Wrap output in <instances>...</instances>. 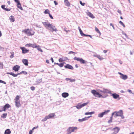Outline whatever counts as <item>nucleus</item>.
I'll list each match as a JSON object with an SVG mask.
<instances>
[{"mask_svg": "<svg viewBox=\"0 0 134 134\" xmlns=\"http://www.w3.org/2000/svg\"><path fill=\"white\" fill-rule=\"evenodd\" d=\"M10 9H9L7 8H5V9L4 10L7 11H10Z\"/></svg>", "mask_w": 134, "mask_h": 134, "instance_id": "obj_41", "label": "nucleus"}, {"mask_svg": "<svg viewBox=\"0 0 134 134\" xmlns=\"http://www.w3.org/2000/svg\"><path fill=\"white\" fill-rule=\"evenodd\" d=\"M3 67V64L1 63V62H0V68L1 67Z\"/></svg>", "mask_w": 134, "mask_h": 134, "instance_id": "obj_57", "label": "nucleus"}, {"mask_svg": "<svg viewBox=\"0 0 134 134\" xmlns=\"http://www.w3.org/2000/svg\"><path fill=\"white\" fill-rule=\"evenodd\" d=\"M20 68V66L16 65L14 66L13 68V69L15 71H18Z\"/></svg>", "mask_w": 134, "mask_h": 134, "instance_id": "obj_17", "label": "nucleus"}, {"mask_svg": "<svg viewBox=\"0 0 134 134\" xmlns=\"http://www.w3.org/2000/svg\"><path fill=\"white\" fill-rule=\"evenodd\" d=\"M122 34H124V35L126 37H127V35L125 34V33L124 32H122Z\"/></svg>", "mask_w": 134, "mask_h": 134, "instance_id": "obj_51", "label": "nucleus"}, {"mask_svg": "<svg viewBox=\"0 0 134 134\" xmlns=\"http://www.w3.org/2000/svg\"><path fill=\"white\" fill-rule=\"evenodd\" d=\"M49 15L50 17L51 18V19H53V16H52L51 15L50 13H49Z\"/></svg>", "mask_w": 134, "mask_h": 134, "instance_id": "obj_49", "label": "nucleus"}, {"mask_svg": "<svg viewBox=\"0 0 134 134\" xmlns=\"http://www.w3.org/2000/svg\"><path fill=\"white\" fill-rule=\"evenodd\" d=\"M33 130H32V129L30 130L29 132V134H32L33 132Z\"/></svg>", "mask_w": 134, "mask_h": 134, "instance_id": "obj_46", "label": "nucleus"}, {"mask_svg": "<svg viewBox=\"0 0 134 134\" xmlns=\"http://www.w3.org/2000/svg\"><path fill=\"white\" fill-rule=\"evenodd\" d=\"M5 5H2L1 6V7L2 9H3L4 10V9H5Z\"/></svg>", "mask_w": 134, "mask_h": 134, "instance_id": "obj_47", "label": "nucleus"}, {"mask_svg": "<svg viewBox=\"0 0 134 134\" xmlns=\"http://www.w3.org/2000/svg\"><path fill=\"white\" fill-rule=\"evenodd\" d=\"M119 23L121 25L125 27V25L124 24V23L121 21H120L119 22Z\"/></svg>", "mask_w": 134, "mask_h": 134, "instance_id": "obj_38", "label": "nucleus"}, {"mask_svg": "<svg viewBox=\"0 0 134 134\" xmlns=\"http://www.w3.org/2000/svg\"><path fill=\"white\" fill-rule=\"evenodd\" d=\"M128 91L130 93H132V91L131 90H128Z\"/></svg>", "mask_w": 134, "mask_h": 134, "instance_id": "obj_60", "label": "nucleus"}, {"mask_svg": "<svg viewBox=\"0 0 134 134\" xmlns=\"http://www.w3.org/2000/svg\"><path fill=\"white\" fill-rule=\"evenodd\" d=\"M38 126H37L36 127H34L32 129V130H34V129H36L37 128H38Z\"/></svg>", "mask_w": 134, "mask_h": 134, "instance_id": "obj_54", "label": "nucleus"}, {"mask_svg": "<svg viewBox=\"0 0 134 134\" xmlns=\"http://www.w3.org/2000/svg\"><path fill=\"white\" fill-rule=\"evenodd\" d=\"M49 12L50 11L49 10L47 9L45 10L44 13V14H49V13H50Z\"/></svg>", "mask_w": 134, "mask_h": 134, "instance_id": "obj_35", "label": "nucleus"}, {"mask_svg": "<svg viewBox=\"0 0 134 134\" xmlns=\"http://www.w3.org/2000/svg\"><path fill=\"white\" fill-rule=\"evenodd\" d=\"M75 53V52H72V51H70L69 52V54H73Z\"/></svg>", "mask_w": 134, "mask_h": 134, "instance_id": "obj_58", "label": "nucleus"}, {"mask_svg": "<svg viewBox=\"0 0 134 134\" xmlns=\"http://www.w3.org/2000/svg\"><path fill=\"white\" fill-rule=\"evenodd\" d=\"M10 105L8 104H6L2 108V111H5L6 109H7L10 107Z\"/></svg>", "mask_w": 134, "mask_h": 134, "instance_id": "obj_12", "label": "nucleus"}, {"mask_svg": "<svg viewBox=\"0 0 134 134\" xmlns=\"http://www.w3.org/2000/svg\"><path fill=\"white\" fill-rule=\"evenodd\" d=\"M112 96L115 99H116L119 97V95L116 93H113L112 94Z\"/></svg>", "mask_w": 134, "mask_h": 134, "instance_id": "obj_23", "label": "nucleus"}, {"mask_svg": "<svg viewBox=\"0 0 134 134\" xmlns=\"http://www.w3.org/2000/svg\"><path fill=\"white\" fill-rule=\"evenodd\" d=\"M96 56V57L98 58L100 60L104 59V58L99 55H97Z\"/></svg>", "mask_w": 134, "mask_h": 134, "instance_id": "obj_29", "label": "nucleus"}, {"mask_svg": "<svg viewBox=\"0 0 134 134\" xmlns=\"http://www.w3.org/2000/svg\"><path fill=\"white\" fill-rule=\"evenodd\" d=\"M22 62L26 66H28V60L27 59H23Z\"/></svg>", "mask_w": 134, "mask_h": 134, "instance_id": "obj_19", "label": "nucleus"}, {"mask_svg": "<svg viewBox=\"0 0 134 134\" xmlns=\"http://www.w3.org/2000/svg\"><path fill=\"white\" fill-rule=\"evenodd\" d=\"M22 74H23L25 75H26L27 74V73L25 71H23L19 73L18 74L20 75Z\"/></svg>", "mask_w": 134, "mask_h": 134, "instance_id": "obj_34", "label": "nucleus"}, {"mask_svg": "<svg viewBox=\"0 0 134 134\" xmlns=\"http://www.w3.org/2000/svg\"><path fill=\"white\" fill-rule=\"evenodd\" d=\"M112 117H111L110 119L108 121V122L109 123H110L112 122Z\"/></svg>", "mask_w": 134, "mask_h": 134, "instance_id": "obj_43", "label": "nucleus"}, {"mask_svg": "<svg viewBox=\"0 0 134 134\" xmlns=\"http://www.w3.org/2000/svg\"><path fill=\"white\" fill-rule=\"evenodd\" d=\"M32 91H34L35 90V87L34 86H32L30 87Z\"/></svg>", "mask_w": 134, "mask_h": 134, "instance_id": "obj_42", "label": "nucleus"}, {"mask_svg": "<svg viewBox=\"0 0 134 134\" xmlns=\"http://www.w3.org/2000/svg\"><path fill=\"white\" fill-rule=\"evenodd\" d=\"M80 35L82 36H83V35H84V34L83 33V32L82 31H81L80 32Z\"/></svg>", "mask_w": 134, "mask_h": 134, "instance_id": "obj_53", "label": "nucleus"}, {"mask_svg": "<svg viewBox=\"0 0 134 134\" xmlns=\"http://www.w3.org/2000/svg\"><path fill=\"white\" fill-rule=\"evenodd\" d=\"M110 111L109 110H105L104 112L100 113L98 114V117L99 118H102L104 115H106Z\"/></svg>", "mask_w": 134, "mask_h": 134, "instance_id": "obj_8", "label": "nucleus"}, {"mask_svg": "<svg viewBox=\"0 0 134 134\" xmlns=\"http://www.w3.org/2000/svg\"><path fill=\"white\" fill-rule=\"evenodd\" d=\"M20 97L19 96L17 95L14 99V102L15 103V105L17 107H19L21 105L20 103L19 100Z\"/></svg>", "mask_w": 134, "mask_h": 134, "instance_id": "obj_5", "label": "nucleus"}, {"mask_svg": "<svg viewBox=\"0 0 134 134\" xmlns=\"http://www.w3.org/2000/svg\"><path fill=\"white\" fill-rule=\"evenodd\" d=\"M64 67L66 68L69 69L71 70L74 69L73 67L72 66L69 64H67V65H65Z\"/></svg>", "mask_w": 134, "mask_h": 134, "instance_id": "obj_20", "label": "nucleus"}, {"mask_svg": "<svg viewBox=\"0 0 134 134\" xmlns=\"http://www.w3.org/2000/svg\"><path fill=\"white\" fill-rule=\"evenodd\" d=\"M66 58H62L59 59V62H63L65 61L67 59Z\"/></svg>", "mask_w": 134, "mask_h": 134, "instance_id": "obj_27", "label": "nucleus"}, {"mask_svg": "<svg viewBox=\"0 0 134 134\" xmlns=\"http://www.w3.org/2000/svg\"><path fill=\"white\" fill-rule=\"evenodd\" d=\"M43 24L46 27H47L49 24L47 22H44L43 23Z\"/></svg>", "mask_w": 134, "mask_h": 134, "instance_id": "obj_32", "label": "nucleus"}, {"mask_svg": "<svg viewBox=\"0 0 134 134\" xmlns=\"http://www.w3.org/2000/svg\"><path fill=\"white\" fill-rule=\"evenodd\" d=\"M65 80L66 81H69V82H73L75 81V80L74 79H72L71 78H66Z\"/></svg>", "mask_w": 134, "mask_h": 134, "instance_id": "obj_22", "label": "nucleus"}, {"mask_svg": "<svg viewBox=\"0 0 134 134\" xmlns=\"http://www.w3.org/2000/svg\"><path fill=\"white\" fill-rule=\"evenodd\" d=\"M39 47V46L37 48V50H38L39 51H40L41 52H42L43 51L41 49V48L40 47Z\"/></svg>", "mask_w": 134, "mask_h": 134, "instance_id": "obj_39", "label": "nucleus"}, {"mask_svg": "<svg viewBox=\"0 0 134 134\" xmlns=\"http://www.w3.org/2000/svg\"><path fill=\"white\" fill-rule=\"evenodd\" d=\"M112 130L114 131V132L113 133V134H116L119 131L120 129L118 127H116L115 128H113Z\"/></svg>", "mask_w": 134, "mask_h": 134, "instance_id": "obj_16", "label": "nucleus"}, {"mask_svg": "<svg viewBox=\"0 0 134 134\" xmlns=\"http://www.w3.org/2000/svg\"><path fill=\"white\" fill-rule=\"evenodd\" d=\"M77 129V127H69L66 130L67 134H70L72 132H75Z\"/></svg>", "mask_w": 134, "mask_h": 134, "instance_id": "obj_4", "label": "nucleus"}, {"mask_svg": "<svg viewBox=\"0 0 134 134\" xmlns=\"http://www.w3.org/2000/svg\"><path fill=\"white\" fill-rule=\"evenodd\" d=\"M119 62L120 64H122V62L121 60H119Z\"/></svg>", "mask_w": 134, "mask_h": 134, "instance_id": "obj_63", "label": "nucleus"}, {"mask_svg": "<svg viewBox=\"0 0 134 134\" xmlns=\"http://www.w3.org/2000/svg\"><path fill=\"white\" fill-rule=\"evenodd\" d=\"M117 12L120 15L122 14V13H121V11L120 10H118Z\"/></svg>", "mask_w": 134, "mask_h": 134, "instance_id": "obj_50", "label": "nucleus"}, {"mask_svg": "<svg viewBox=\"0 0 134 134\" xmlns=\"http://www.w3.org/2000/svg\"><path fill=\"white\" fill-rule=\"evenodd\" d=\"M88 102H86L81 104H79L75 106V107L78 109H80L82 107L86 106L88 104Z\"/></svg>", "mask_w": 134, "mask_h": 134, "instance_id": "obj_9", "label": "nucleus"}, {"mask_svg": "<svg viewBox=\"0 0 134 134\" xmlns=\"http://www.w3.org/2000/svg\"><path fill=\"white\" fill-rule=\"evenodd\" d=\"M9 19L10 22H14L15 20L14 17L12 15L10 16V17L9 18Z\"/></svg>", "mask_w": 134, "mask_h": 134, "instance_id": "obj_26", "label": "nucleus"}, {"mask_svg": "<svg viewBox=\"0 0 134 134\" xmlns=\"http://www.w3.org/2000/svg\"><path fill=\"white\" fill-rule=\"evenodd\" d=\"M0 83H4L5 84L6 83V82H5L4 81H3L2 80H0Z\"/></svg>", "mask_w": 134, "mask_h": 134, "instance_id": "obj_45", "label": "nucleus"}, {"mask_svg": "<svg viewBox=\"0 0 134 134\" xmlns=\"http://www.w3.org/2000/svg\"><path fill=\"white\" fill-rule=\"evenodd\" d=\"M7 115V113H4L2 115L1 117L2 118H5L6 117Z\"/></svg>", "mask_w": 134, "mask_h": 134, "instance_id": "obj_36", "label": "nucleus"}, {"mask_svg": "<svg viewBox=\"0 0 134 134\" xmlns=\"http://www.w3.org/2000/svg\"><path fill=\"white\" fill-rule=\"evenodd\" d=\"M14 1L17 4L20 3L19 0H14Z\"/></svg>", "mask_w": 134, "mask_h": 134, "instance_id": "obj_48", "label": "nucleus"}, {"mask_svg": "<svg viewBox=\"0 0 134 134\" xmlns=\"http://www.w3.org/2000/svg\"><path fill=\"white\" fill-rule=\"evenodd\" d=\"M114 114H115V116H120L122 119H124V118L123 115V112L122 110H120L118 111H115L114 112L112 113V115L113 116Z\"/></svg>", "mask_w": 134, "mask_h": 134, "instance_id": "obj_2", "label": "nucleus"}, {"mask_svg": "<svg viewBox=\"0 0 134 134\" xmlns=\"http://www.w3.org/2000/svg\"><path fill=\"white\" fill-rule=\"evenodd\" d=\"M95 31L98 33H99L100 35H101V33L99 31V29L97 27H95Z\"/></svg>", "mask_w": 134, "mask_h": 134, "instance_id": "obj_33", "label": "nucleus"}, {"mask_svg": "<svg viewBox=\"0 0 134 134\" xmlns=\"http://www.w3.org/2000/svg\"><path fill=\"white\" fill-rule=\"evenodd\" d=\"M14 56V53H13L10 56V57L11 58H12Z\"/></svg>", "mask_w": 134, "mask_h": 134, "instance_id": "obj_52", "label": "nucleus"}, {"mask_svg": "<svg viewBox=\"0 0 134 134\" xmlns=\"http://www.w3.org/2000/svg\"><path fill=\"white\" fill-rule=\"evenodd\" d=\"M95 113L94 111H92L90 112H86L85 113V115H92L93 114H94Z\"/></svg>", "mask_w": 134, "mask_h": 134, "instance_id": "obj_31", "label": "nucleus"}, {"mask_svg": "<svg viewBox=\"0 0 134 134\" xmlns=\"http://www.w3.org/2000/svg\"><path fill=\"white\" fill-rule=\"evenodd\" d=\"M118 74L120 75V77L124 80H126L128 78V76L126 75H124L120 72H118Z\"/></svg>", "mask_w": 134, "mask_h": 134, "instance_id": "obj_11", "label": "nucleus"}, {"mask_svg": "<svg viewBox=\"0 0 134 134\" xmlns=\"http://www.w3.org/2000/svg\"><path fill=\"white\" fill-rule=\"evenodd\" d=\"M54 2L55 5H57L58 4V3H57L56 1H54Z\"/></svg>", "mask_w": 134, "mask_h": 134, "instance_id": "obj_59", "label": "nucleus"}, {"mask_svg": "<svg viewBox=\"0 0 134 134\" xmlns=\"http://www.w3.org/2000/svg\"><path fill=\"white\" fill-rule=\"evenodd\" d=\"M78 29L79 30L80 32L82 31L81 29L80 28V27H78Z\"/></svg>", "mask_w": 134, "mask_h": 134, "instance_id": "obj_62", "label": "nucleus"}, {"mask_svg": "<svg viewBox=\"0 0 134 134\" xmlns=\"http://www.w3.org/2000/svg\"><path fill=\"white\" fill-rule=\"evenodd\" d=\"M46 62L47 63H49V60H46Z\"/></svg>", "mask_w": 134, "mask_h": 134, "instance_id": "obj_64", "label": "nucleus"}, {"mask_svg": "<svg viewBox=\"0 0 134 134\" xmlns=\"http://www.w3.org/2000/svg\"><path fill=\"white\" fill-rule=\"evenodd\" d=\"M7 74H10L11 75L13 76L14 77H16L18 75H19V74H18V73L17 74H15L13 73L12 72H7Z\"/></svg>", "mask_w": 134, "mask_h": 134, "instance_id": "obj_21", "label": "nucleus"}, {"mask_svg": "<svg viewBox=\"0 0 134 134\" xmlns=\"http://www.w3.org/2000/svg\"><path fill=\"white\" fill-rule=\"evenodd\" d=\"M65 63L64 62H63V63H61L59 64V66L62 67H63L64 65V64H65Z\"/></svg>", "mask_w": 134, "mask_h": 134, "instance_id": "obj_37", "label": "nucleus"}, {"mask_svg": "<svg viewBox=\"0 0 134 134\" xmlns=\"http://www.w3.org/2000/svg\"><path fill=\"white\" fill-rule=\"evenodd\" d=\"M69 95L68 93L66 92H64L62 94V96L64 98H66Z\"/></svg>", "mask_w": 134, "mask_h": 134, "instance_id": "obj_24", "label": "nucleus"}, {"mask_svg": "<svg viewBox=\"0 0 134 134\" xmlns=\"http://www.w3.org/2000/svg\"><path fill=\"white\" fill-rule=\"evenodd\" d=\"M20 48L22 50V53L23 54L26 53L29 51V49H27L24 47H21Z\"/></svg>", "mask_w": 134, "mask_h": 134, "instance_id": "obj_14", "label": "nucleus"}, {"mask_svg": "<svg viewBox=\"0 0 134 134\" xmlns=\"http://www.w3.org/2000/svg\"><path fill=\"white\" fill-rule=\"evenodd\" d=\"M110 26H112V27L114 29V26H113V25L112 23H110Z\"/></svg>", "mask_w": 134, "mask_h": 134, "instance_id": "obj_56", "label": "nucleus"}, {"mask_svg": "<svg viewBox=\"0 0 134 134\" xmlns=\"http://www.w3.org/2000/svg\"><path fill=\"white\" fill-rule=\"evenodd\" d=\"M64 30L66 31V32H69L70 30H67L66 29H64Z\"/></svg>", "mask_w": 134, "mask_h": 134, "instance_id": "obj_55", "label": "nucleus"}, {"mask_svg": "<svg viewBox=\"0 0 134 134\" xmlns=\"http://www.w3.org/2000/svg\"><path fill=\"white\" fill-rule=\"evenodd\" d=\"M22 32H24L28 36H32L34 35L35 32L32 30L28 29H25L23 30Z\"/></svg>", "mask_w": 134, "mask_h": 134, "instance_id": "obj_3", "label": "nucleus"}, {"mask_svg": "<svg viewBox=\"0 0 134 134\" xmlns=\"http://www.w3.org/2000/svg\"><path fill=\"white\" fill-rule=\"evenodd\" d=\"M54 116V113L50 114L48 116H45L44 119L42 120V121H45L47 119L53 118Z\"/></svg>", "mask_w": 134, "mask_h": 134, "instance_id": "obj_6", "label": "nucleus"}, {"mask_svg": "<svg viewBox=\"0 0 134 134\" xmlns=\"http://www.w3.org/2000/svg\"><path fill=\"white\" fill-rule=\"evenodd\" d=\"M65 4L66 5L68 6H69L70 5V3L68 1V0L64 1Z\"/></svg>", "mask_w": 134, "mask_h": 134, "instance_id": "obj_30", "label": "nucleus"}, {"mask_svg": "<svg viewBox=\"0 0 134 134\" xmlns=\"http://www.w3.org/2000/svg\"><path fill=\"white\" fill-rule=\"evenodd\" d=\"M86 14L89 16L91 18L93 19L95 18V17L93 16V15L91 12H88H88H86Z\"/></svg>", "mask_w": 134, "mask_h": 134, "instance_id": "obj_18", "label": "nucleus"}, {"mask_svg": "<svg viewBox=\"0 0 134 134\" xmlns=\"http://www.w3.org/2000/svg\"><path fill=\"white\" fill-rule=\"evenodd\" d=\"M91 93L95 97L103 98L106 97L108 96V93H111L110 91L104 88L102 90L98 89L97 90V91L95 90H92L91 91Z\"/></svg>", "mask_w": 134, "mask_h": 134, "instance_id": "obj_1", "label": "nucleus"}, {"mask_svg": "<svg viewBox=\"0 0 134 134\" xmlns=\"http://www.w3.org/2000/svg\"><path fill=\"white\" fill-rule=\"evenodd\" d=\"M11 131L9 129H6L4 133V134H10L11 133Z\"/></svg>", "mask_w": 134, "mask_h": 134, "instance_id": "obj_25", "label": "nucleus"}, {"mask_svg": "<svg viewBox=\"0 0 134 134\" xmlns=\"http://www.w3.org/2000/svg\"><path fill=\"white\" fill-rule=\"evenodd\" d=\"M25 46L31 47L33 48H37L39 47V46H37L35 44L29 43L25 45Z\"/></svg>", "mask_w": 134, "mask_h": 134, "instance_id": "obj_10", "label": "nucleus"}, {"mask_svg": "<svg viewBox=\"0 0 134 134\" xmlns=\"http://www.w3.org/2000/svg\"><path fill=\"white\" fill-rule=\"evenodd\" d=\"M47 27H48L51 30L53 31H55L57 30L55 27L52 25L50 24L48 25Z\"/></svg>", "mask_w": 134, "mask_h": 134, "instance_id": "obj_13", "label": "nucleus"}, {"mask_svg": "<svg viewBox=\"0 0 134 134\" xmlns=\"http://www.w3.org/2000/svg\"><path fill=\"white\" fill-rule=\"evenodd\" d=\"M83 36H89L91 38H92V36H91L90 35H86L84 34V35H83Z\"/></svg>", "mask_w": 134, "mask_h": 134, "instance_id": "obj_44", "label": "nucleus"}, {"mask_svg": "<svg viewBox=\"0 0 134 134\" xmlns=\"http://www.w3.org/2000/svg\"><path fill=\"white\" fill-rule=\"evenodd\" d=\"M91 116H90L88 117H85L84 118H83L81 119H79L78 120V121L80 122H82L83 121H85L88 120V119Z\"/></svg>", "mask_w": 134, "mask_h": 134, "instance_id": "obj_15", "label": "nucleus"}, {"mask_svg": "<svg viewBox=\"0 0 134 134\" xmlns=\"http://www.w3.org/2000/svg\"><path fill=\"white\" fill-rule=\"evenodd\" d=\"M17 7L20 9L21 10H23V9L22 7L21 6V4L20 3H19L17 4Z\"/></svg>", "mask_w": 134, "mask_h": 134, "instance_id": "obj_28", "label": "nucleus"}, {"mask_svg": "<svg viewBox=\"0 0 134 134\" xmlns=\"http://www.w3.org/2000/svg\"><path fill=\"white\" fill-rule=\"evenodd\" d=\"M107 50H104L103 51V52L104 53H107Z\"/></svg>", "mask_w": 134, "mask_h": 134, "instance_id": "obj_61", "label": "nucleus"}, {"mask_svg": "<svg viewBox=\"0 0 134 134\" xmlns=\"http://www.w3.org/2000/svg\"><path fill=\"white\" fill-rule=\"evenodd\" d=\"M74 59L78 61H79L81 63L83 64H85L87 62L86 61L84 60L82 58H78L75 57L74 58Z\"/></svg>", "mask_w": 134, "mask_h": 134, "instance_id": "obj_7", "label": "nucleus"}, {"mask_svg": "<svg viewBox=\"0 0 134 134\" xmlns=\"http://www.w3.org/2000/svg\"><path fill=\"white\" fill-rule=\"evenodd\" d=\"M80 4L82 6H84L85 5V3H82L81 1H80Z\"/></svg>", "mask_w": 134, "mask_h": 134, "instance_id": "obj_40", "label": "nucleus"}]
</instances>
